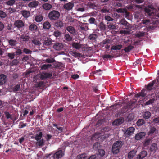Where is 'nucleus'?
<instances>
[{
	"label": "nucleus",
	"mask_w": 159,
	"mask_h": 159,
	"mask_svg": "<svg viewBox=\"0 0 159 159\" xmlns=\"http://www.w3.org/2000/svg\"><path fill=\"white\" fill-rule=\"evenodd\" d=\"M60 16V13L57 11L53 10L50 11L48 14V17L49 20L53 21L58 20Z\"/></svg>",
	"instance_id": "nucleus-1"
},
{
	"label": "nucleus",
	"mask_w": 159,
	"mask_h": 159,
	"mask_svg": "<svg viewBox=\"0 0 159 159\" xmlns=\"http://www.w3.org/2000/svg\"><path fill=\"white\" fill-rule=\"evenodd\" d=\"M123 143L121 141H116L113 144L112 151L113 154H116L118 153L122 146Z\"/></svg>",
	"instance_id": "nucleus-2"
},
{
	"label": "nucleus",
	"mask_w": 159,
	"mask_h": 159,
	"mask_svg": "<svg viewBox=\"0 0 159 159\" xmlns=\"http://www.w3.org/2000/svg\"><path fill=\"white\" fill-rule=\"evenodd\" d=\"M144 10L145 12L148 14L149 16L154 15V12L156 11V10L152 5H148V8H145Z\"/></svg>",
	"instance_id": "nucleus-3"
},
{
	"label": "nucleus",
	"mask_w": 159,
	"mask_h": 159,
	"mask_svg": "<svg viewBox=\"0 0 159 159\" xmlns=\"http://www.w3.org/2000/svg\"><path fill=\"white\" fill-rule=\"evenodd\" d=\"M64 155V152L61 150H60L54 154L53 158L54 159H59L62 157Z\"/></svg>",
	"instance_id": "nucleus-4"
},
{
	"label": "nucleus",
	"mask_w": 159,
	"mask_h": 159,
	"mask_svg": "<svg viewBox=\"0 0 159 159\" xmlns=\"http://www.w3.org/2000/svg\"><path fill=\"white\" fill-rule=\"evenodd\" d=\"M14 25L16 27L20 29L24 26V24L21 20H17L15 22Z\"/></svg>",
	"instance_id": "nucleus-5"
},
{
	"label": "nucleus",
	"mask_w": 159,
	"mask_h": 159,
	"mask_svg": "<svg viewBox=\"0 0 159 159\" xmlns=\"http://www.w3.org/2000/svg\"><path fill=\"white\" fill-rule=\"evenodd\" d=\"M147 155V152L146 151L143 150L138 154L136 157L137 159H143Z\"/></svg>",
	"instance_id": "nucleus-6"
},
{
	"label": "nucleus",
	"mask_w": 159,
	"mask_h": 159,
	"mask_svg": "<svg viewBox=\"0 0 159 159\" xmlns=\"http://www.w3.org/2000/svg\"><path fill=\"white\" fill-rule=\"evenodd\" d=\"M74 6V4L71 2L65 4L63 6L64 8L67 10H70L72 9Z\"/></svg>",
	"instance_id": "nucleus-7"
},
{
	"label": "nucleus",
	"mask_w": 159,
	"mask_h": 159,
	"mask_svg": "<svg viewBox=\"0 0 159 159\" xmlns=\"http://www.w3.org/2000/svg\"><path fill=\"white\" fill-rule=\"evenodd\" d=\"M40 78L43 80L51 77L52 76V73H42L40 74Z\"/></svg>",
	"instance_id": "nucleus-8"
},
{
	"label": "nucleus",
	"mask_w": 159,
	"mask_h": 159,
	"mask_svg": "<svg viewBox=\"0 0 159 159\" xmlns=\"http://www.w3.org/2000/svg\"><path fill=\"white\" fill-rule=\"evenodd\" d=\"M39 3L38 1H33L30 2L28 5V7L30 8H34L37 7Z\"/></svg>",
	"instance_id": "nucleus-9"
},
{
	"label": "nucleus",
	"mask_w": 159,
	"mask_h": 159,
	"mask_svg": "<svg viewBox=\"0 0 159 159\" xmlns=\"http://www.w3.org/2000/svg\"><path fill=\"white\" fill-rule=\"evenodd\" d=\"M63 45L61 43H56L53 45V48L57 50H60L63 48Z\"/></svg>",
	"instance_id": "nucleus-10"
},
{
	"label": "nucleus",
	"mask_w": 159,
	"mask_h": 159,
	"mask_svg": "<svg viewBox=\"0 0 159 159\" xmlns=\"http://www.w3.org/2000/svg\"><path fill=\"white\" fill-rule=\"evenodd\" d=\"M44 37V38H43V44L46 46H49L51 44L52 41L51 39L48 37Z\"/></svg>",
	"instance_id": "nucleus-11"
},
{
	"label": "nucleus",
	"mask_w": 159,
	"mask_h": 159,
	"mask_svg": "<svg viewBox=\"0 0 159 159\" xmlns=\"http://www.w3.org/2000/svg\"><path fill=\"white\" fill-rule=\"evenodd\" d=\"M146 134L144 132H140L137 134L135 136V139L137 140H140Z\"/></svg>",
	"instance_id": "nucleus-12"
},
{
	"label": "nucleus",
	"mask_w": 159,
	"mask_h": 159,
	"mask_svg": "<svg viewBox=\"0 0 159 159\" xmlns=\"http://www.w3.org/2000/svg\"><path fill=\"white\" fill-rule=\"evenodd\" d=\"M66 30L72 34L75 35V30L74 27L72 26H67L66 28Z\"/></svg>",
	"instance_id": "nucleus-13"
},
{
	"label": "nucleus",
	"mask_w": 159,
	"mask_h": 159,
	"mask_svg": "<svg viewBox=\"0 0 159 159\" xmlns=\"http://www.w3.org/2000/svg\"><path fill=\"white\" fill-rule=\"evenodd\" d=\"M6 76L4 74L0 75V85L4 84L6 82Z\"/></svg>",
	"instance_id": "nucleus-14"
},
{
	"label": "nucleus",
	"mask_w": 159,
	"mask_h": 159,
	"mask_svg": "<svg viewBox=\"0 0 159 159\" xmlns=\"http://www.w3.org/2000/svg\"><path fill=\"white\" fill-rule=\"evenodd\" d=\"M146 90H142L140 92L138 93L135 95V98H138L140 96L144 97L145 96L146 94Z\"/></svg>",
	"instance_id": "nucleus-15"
},
{
	"label": "nucleus",
	"mask_w": 159,
	"mask_h": 159,
	"mask_svg": "<svg viewBox=\"0 0 159 159\" xmlns=\"http://www.w3.org/2000/svg\"><path fill=\"white\" fill-rule=\"evenodd\" d=\"M55 26L57 28H61L64 26L63 22L61 20H58L54 24Z\"/></svg>",
	"instance_id": "nucleus-16"
},
{
	"label": "nucleus",
	"mask_w": 159,
	"mask_h": 159,
	"mask_svg": "<svg viewBox=\"0 0 159 159\" xmlns=\"http://www.w3.org/2000/svg\"><path fill=\"white\" fill-rule=\"evenodd\" d=\"M21 13L25 18L29 17L30 16V12L26 10H23L21 11Z\"/></svg>",
	"instance_id": "nucleus-17"
},
{
	"label": "nucleus",
	"mask_w": 159,
	"mask_h": 159,
	"mask_svg": "<svg viewBox=\"0 0 159 159\" xmlns=\"http://www.w3.org/2000/svg\"><path fill=\"white\" fill-rule=\"evenodd\" d=\"M135 128L133 127H131L127 129L126 133L129 135H130L134 133Z\"/></svg>",
	"instance_id": "nucleus-18"
},
{
	"label": "nucleus",
	"mask_w": 159,
	"mask_h": 159,
	"mask_svg": "<svg viewBox=\"0 0 159 159\" xmlns=\"http://www.w3.org/2000/svg\"><path fill=\"white\" fill-rule=\"evenodd\" d=\"M52 67V65L50 64H43L41 66V68L42 70H44L51 68Z\"/></svg>",
	"instance_id": "nucleus-19"
},
{
	"label": "nucleus",
	"mask_w": 159,
	"mask_h": 159,
	"mask_svg": "<svg viewBox=\"0 0 159 159\" xmlns=\"http://www.w3.org/2000/svg\"><path fill=\"white\" fill-rule=\"evenodd\" d=\"M157 144L155 143H153L151 146L150 150L152 152H155L157 150Z\"/></svg>",
	"instance_id": "nucleus-20"
},
{
	"label": "nucleus",
	"mask_w": 159,
	"mask_h": 159,
	"mask_svg": "<svg viewBox=\"0 0 159 159\" xmlns=\"http://www.w3.org/2000/svg\"><path fill=\"white\" fill-rule=\"evenodd\" d=\"M42 132H39L36 134L34 137L35 139L37 141L40 140L42 137Z\"/></svg>",
	"instance_id": "nucleus-21"
},
{
	"label": "nucleus",
	"mask_w": 159,
	"mask_h": 159,
	"mask_svg": "<svg viewBox=\"0 0 159 159\" xmlns=\"http://www.w3.org/2000/svg\"><path fill=\"white\" fill-rule=\"evenodd\" d=\"M29 29L32 31L35 32L36 30L37 27L35 24H32L29 26Z\"/></svg>",
	"instance_id": "nucleus-22"
},
{
	"label": "nucleus",
	"mask_w": 159,
	"mask_h": 159,
	"mask_svg": "<svg viewBox=\"0 0 159 159\" xmlns=\"http://www.w3.org/2000/svg\"><path fill=\"white\" fill-rule=\"evenodd\" d=\"M20 38L22 39L23 41L26 42L28 41L30 37L26 35L25 34H23L21 35Z\"/></svg>",
	"instance_id": "nucleus-23"
},
{
	"label": "nucleus",
	"mask_w": 159,
	"mask_h": 159,
	"mask_svg": "<svg viewBox=\"0 0 159 159\" xmlns=\"http://www.w3.org/2000/svg\"><path fill=\"white\" fill-rule=\"evenodd\" d=\"M43 27L44 29H48L51 27L50 23L48 21H46L43 23Z\"/></svg>",
	"instance_id": "nucleus-24"
},
{
	"label": "nucleus",
	"mask_w": 159,
	"mask_h": 159,
	"mask_svg": "<svg viewBox=\"0 0 159 159\" xmlns=\"http://www.w3.org/2000/svg\"><path fill=\"white\" fill-rule=\"evenodd\" d=\"M136 152L135 151L132 150L130 151L128 153V157L129 158H132L136 154Z\"/></svg>",
	"instance_id": "nucleus-25"
},
{
	"label": "nucleus",
	"mask_w": 159,
	"mask_h": 159,
	"mask_svg": "<svg viewBox=\"0 0 159 159\" xmlns=\"http://www.w3.org/2000/svg\"><path fill=\"white\" fill-rule=\"evenodd\" d=\"M43 9L46 10H49L52 7L51 4L46 3L43 5Z\"/></svg>",
	"instance_id": "nucleus-26"
},
{
	"label": "nucleus",
	"mask_w": 159,
	"mask_h": 159,
	"mask_svg": "<svg viewBox=\"0 0 159 159\" xmlns=\"http://www.w3.org/2000/svg\"><path fill=\"white\" fill-rule=\"evenodd\" d=\"M122 47V45H113L111 47V49L113 50H119Z\"/></svg>",
	"instance_id": "nucleus-27"
},
{
	"label": "nucleus",
	"mask_w": 159,
	"mask_h": 159,
	"mask_svg": "<svg viewBox=\"0 0 159 159\" xmlns=\"http://www.w3.org/2000/svg\"><path fill=\"white\" fill-rule=\"evenodd\" d=\"M43 19V17L41 15H37L35 17V20L37 22H40Z\"/></svg>",
	"instance_id": "nucleus-28"
},
{
	"label": "nucleus",
	"mask_w": 159,
	"mask_h": 159,
	"mask_svg": "<svg viewBox=\"0 0 159 159\" xmlns=\"http://www.w3.org/2000/svg\"><path fill=\"white\" fill-rule=\"evenodd\" d=\"M72 46L74 48L76 49H79L81 47V45L79 43L75 42L72 44Z\"/></svg>",
	"instance_id": "nucleus-29"
},
{
	"label": "nucleus",
	"mask_w": 159,
	"mask_h": 159,
	"mask_svg": "<svg viewBox=\"0 0 159 159\" xmlns=\"http://www.w3.org/2000/svg\"><path fill=\"white\" fill-rule=\"evenodd\" d=\"M151 116V113L148 111L144 112L143 115V117L145 119H148Z\"/></svg>",
	"instance_id": "nucleus-30"
},
{
	"label": "nucleus",
	"mask_w": 159,
	"mask_h": 159,
	"mask_svg": "<svg viewBox=\"0 0 159 159\" xmlns=\"http://www.w3.org/2000/svg\"><path fill=\"white\" fill-rule=\"evenodd\" d=\"M32 42L35 45H39L41 44L40 42L38 39H34L32 41Z\"/></svg>",
	"instance_id": "nucleus-31"
},
{
	"label": "nucleus",
	"mask_w": 159,
	"mask_h": 159,
	"mask_svg": "<svg viewBox=\"0 0 159 159\" xmlns=\"http://www.w3.org/2000/svg\"><path fill=\"white\" fill-rule=\"evenodd\" d=\"M8 43L10 45L12 46H14L17 43V42L16 40L13 39H10L8 40Z\"/></svg>",
	"instance_id": "nucleus-32"
},
{
	"label": "nucleus",
	"mask_w": 159,
	"mask_h": 159,
	"mask_svg": "<svg viewBox=\"0 0 159 159\" xmlns=\"http://www.w3.org/2000/svg\"><path fill=\"white\" fill-rule=\"evenodd\" d=\"M123 121L122 119H119L116 120L114 121L113 123V124L114 125H118L122 123Z\"/></svg>",
	"instance_id": "nucleus-33"
},
{
	"label": "nucleus",
	"mask_w": 159,
	"mask_h": 159,
	"mask_svg": "<svg viewBox=\"0 0 159 159\" xmlns=\"http://www.w3.org/2000/svg\"><path fill=\"white\" fill-rule=\"evenodd\" d=\"M64 38L67 41H70L72 39V38L68 34H66L64 35Z\"/></svg>",
	"instance_id": "nucleus-34"
},
{
	"label": "nucleus",
	"mask_w": 159,
	"mask_h": 159,
	"mask_svg": "<svg viewBox=\"0 0 159 159\" xmlns=\"http://www.w3.org/2000/svg\"><path fill=\"white\" fill-rule=\"evenodd\" d=\"M39 141H37L36 143V144L39 147L42 146L43 145L44 143V141L43 139L39 140Z\"/></svg>",
	"instance_id": "nucleus-35"
},
{
	"label": "nucleus",
	"mask_w": 159,
	"mask_h": 159,
	"mask_svg": "<svg viewBox=\"0 0 159 159\" xmlns=\"http://www.w3.org/2000/svg\"><path fill=\"white\" fill-rule=\"evenodd\" d=\"M99 27L101 30L102 31H104L106 28L105 25L102 22H101L100 23Z\"/></svg>",
	"instance_id": "nucleus-36"
},
{
	"label": "nucleus",
	"mask_w": 159,
	"mask_h": 159,
	"mask_svg": "<svg viewBox=\"0 0 159 159\" xmlns=\"http://www.w3.org/2000/svg\"><path fill=\"white\" fill-rule=\"evenodd\" d=\"M156 81H152V83H149L147 87V89L148 90H151L152 89V87L153 86L154 84H155V82Z\"/></svg>",
	"instance_id": "nucleus-37"
},
{
	"label": "nucleus",
	"mask_w": 159,
	"mask_h": 159,
	"mask_svg": "<svg viewBox=\"0 0 159 159\" xmlns=\"http://www.w3.org/2000/svg\"><path fill=\"white\" fill-rule=\"evenodd\" d=\"M86 155L85 154H83L78 155L77 159H86Z\"/></svg>",
	"instance_id": "nucleus-38"
},
{
	"label": "nucleus",
	"mask_w": 159,
	"mask_h": 159,
	"mask_svg": "<svg viewBox=\"0 0 159 159\" xmlns=\"http://www.w3.org/2000/svg\"><path fill=\"white\" fill-rule=\"evenodd\" d=\"M97 38V35L95 34H90L89 36V39L90 40H93Z\"/></svg>",
	"instance_id": "nucleus-39"
},
{
	"label": "nucleus",
	"mask_w": 159,
	"mask_h": 159,
	"mask_svg": "<svg viewBox=\"0 0 159 159\" xmlns=\"http://www.w3.org/2000/svg\"><path fill=\"white\" fill-rule=\"evenodd\" d=\"M15 55L14 53H7V56L11 59H13L15 57Z\"/></svg>",
	"instance_id": "nucleus-40"
},
{
	"label": "nucleus",
	"mask_w": 159,
	"mask_h": 159,
	"mask_svg": "<svg viewBox=\"0 0 159 159\" xmlns=\"http://www.w3.org/2000/svg\"><path fill=\"white\" fill-rule=\"evenodd\" d=\"M98 154L101 157H103L105 154V152L103 149H99L98 151Z\"/></svg>",
	"instance_id": "nucleus-41"
},
{
	"label": "nucleus",
	"mask_w": 159,
	"mask_h": 159,
	"mask_svg": "<svg viewBox=\"0 0 159 159\" xmlns=\"http://www.w3.org/2000/svg\"><path fill=\"white\" fill-rule=\"evenodd\" d=\"M145 34V33L143 32H139L135 34V36L138 37L143 36Z\"/></svg>",
	"instance_id": "nucleus-42"
},
{
	"label": "nucleus",
	"mask_w": 159,
	"mask_h": 159,
	"mask_svg": "<svg viewBox=\"0 0 159 159\" xmlns=\"http://www.w3.org/2000/svg\"><path fill=\"white\" fill-rule=\"evenodd\" d=\"M144 123V120L143 119H140L138 120L137 122V125L139 126H140Z\"/></svg>",
	"instance_id": "nucleus-43"
},
{
	"label": "nucleus",
	"mask_w": 159,
	"mask_h": 159,
	"mask_svg": "<svg viewBox=\"0 0 159 159\" xmlns=\"http://www.w3.org/2000/svg\"><path fill=\"white\" fill-rule=\"evenodd\" d=\"M15 1L14 0H10L6 2L7 5L10 6L13 5L15 3Z\"/></svg>",
	"instance_id": "nucleus-44"
},
{
	"label": "nucleus",
	"mask_w": 159,
	"mask_h": 159,
	"mask_svg": "<svg viewBox=\"0 0 159 159\" xmlns=\"http://www.w3.org/2000/svg\"><path fill=\"white\" fill-rule=\"evenodd\" d=\"M121 24L124 26H126L127 25L128 22L124 19H122L120 21Z\"/></svg>",
	"instance_id": "nucleus-45"
},
{
	"label": "nucleus",
	"mask_w": 159,
	"mask_h": 159,
	"mask_svg": "<svg viewBox=\"0 0 159 159\" xmlns=\"http://www.w3.org/2000/svg\"><path fill=\"white\" fill-rule=\"evenodd\" d=\"M53 126L56 127L58 130L61 132L62 131L63 129V127L58 126L56 124H53Z\"/></svg>",
	"instance_id": "nucleus-46"
},
{
	"label": "nucleus",
	"mask_w": 159,
	"mask_h": 159,
	"mask_svg": "<svg viewBox=\"0 0 159 159\" xmlns=\"http://www.w3.org/2000/svg\"><path fill=\"white\" fill-rule=\"evenodd\" d=\"M150 128V131L148 132L149 134H153L156 130V129L154 127L151 126Z\"/></svg>",
	"instance_id": "nucleus-47"
},
{
	"label": "nucleus",
	"mask_w": 159,
	"mask_h": 159,
	"mask_svg": "<svg viewBox=\"0 0 159 159\" xmlns=\"http://www.w3.org/2000/svg\"><path fill=\"white\" fill-rule=\"evenodd\" d=\"M88 21L90 24H95V19L93 17H91L88 20Z\"/></svg>",
	"instance_id": "nucleus-48"
},
{
	"label": "nucleus",
	"mask_w": 159,
	"mask_h": 159,
	"mask_svg": "<svg viewBox=\"0 0 159 159\" xmlns=\"http://www.w3.org/2000/svg\"><path fill=\"white\" fill-rule=\"evenodd\" d=\"M20 87V84H18L15 86L13 88L14 91H19Z\"/></svg>",
	"instance_id": "nucleus-49"
},
{
	"label": "nucleus",
	"mask_w": 159,
	"mask_h": 159,
	"mask_svg": "<svg viewBox=\"0 0 159 159\" xmlns=\"http://www.w3.org/2000/svg\"><path fill=\"white\" fill-rule=\"evenodd\" d=\"M134 115L133 114L131 113L129 114L127 116V118L129 120L131 121L134 118Z\"/></svg>",
	"instance_id": "nucleus-50"
},
{
	"label": "nucleus",
	"mask_w": 159,
	"mask_h": 159,
	"mask_svg": "<svg viewBox=\"0 0 159 159\" xmlns=\"http://www.w3.org/2000/svg\"><path fill=\"white\" fill-rule=\"evenodd\" d=\"M133 48V47L131 45L127 47H126L124 50L125 51V52H129L132 48Z\"/></svg>",
	"instance_id": "nucleus-51"
},
{
	"label": "nucleus",
	"mask_w": 159,
	"mask_h": 159,
	"mask_svg": "<svg viewBox=\"0 0 159 159\" xmlns=\"http://www.w3.org/2000/svg\"><path fill=\"white\" fill-rule=\"evenodd\" d=\"M46 62L48 63H52L54 62L55 60L53 58H48L45 60Z\"/></svg>",
	"instance_id": "nucleus-52"
},
{
	"label": "nucleus",
	"mask_w": 159,
	"mask_h": 159,
	"mask_svg": "<svg viewBox=\"0 0 159 159\" xmlns=\"http://www.w3.org/2000/svg\"><path fill=\"white\" fill-rule=\"evenodd\" d=\"M105 19L109 21H112L113 19L109 16H106L105 17Z\"/></svg>",
	"instance_id": "nucleus-53"
},
{
	"label": "nucleus",
	"mask_w": 159,
	"mask_h": 159,
	"mask_svg": "<svg viewBox=\"0 0 159 159\" xmlns=\"http://www.w3.org/2000/svg\"><path fill=\"white\" fill-rule=\"evenodd\" d=\"M19 62V61L17 59H14L11 63V65H16Z\"/></svg>",
	"instance_id": "nucleus-54"
},
{
	"label": "nucleus",
	"mask_w": 159,
	"mask_h": 159,
	"mask_svg": "<svg viewBox=\"0 0 159 159\" xmlns=\"http://www.w3.org/2000/svg\"><path fill=\"white\" fill-rule=\"evenodd\" d=\"M6 16L5 13L2 11H0V17L1 18H5Z\"/></svg>",
	"instance_id": "nucleus-55"
},
{
	"label": "nucleus",
	"mask_w": 159,
	"mask_h": 159,
	"mask_svg": "<svg viewBox=\"0 0 159 159\" xmlns=\"http://www.w3.org/2000/svg\"><path fill=\"white\" fill-rule=\"evenodd\" d=\"M5 114L6 115V116L7 118V119L12 118V115H11L8 112H5Z\"/></svg>",
	"instance_id": "nucleus-56"
},
{
	"label": "nucleus",
	"mask_w": 159,
	"mask_h": 159,
	"mask_svg": "<svg viewBox=\"0 0 159 159\" xmlns=\"http://www.w3.org/2000/svg\"><path fill=\"white\" fill-rule=\"evenodd\" d=\"M155 100L154 98H152V99H150L148 101H147L146 102L145 105H148L152 104L153 103L154 101Z\"/></svg>",
	"instance_id": "nucleus-57"
},
{
	"label": "nucleus",
	"mask_w": 159,
	"mask_h": 159,
	"mask_svg": "<svg viewBox=\"0 0 159 159\" xmlns=\"http://www.w3.org/2000/svg\"><path fill=\"white\" fill-rule=\"evenodd\" d=\"M53 34L55 37H58L60 35L61 33L59 31H56L54 32Z\"/></svg>",
	"instance_id": "nucleus-58"
},
{
	"label": "nucleus",
	"mask_w": 159,
	"mask_h": 159,
	"mask_svg": "<svg viewBox=\"0 0 159 159\" xmlns=\"http://www.w3.org/2000/svg\"><path fill=\"white\" fill-rule=\"evenodd\" d=\"M108 28L110 29L115 30L116 28V26L113 24L109 25L108 26Z\"/></svg>",
	"instance_id": "nucleus-59"
},
{
	"label": "nucleus",
	"mask_w": 159,
	"mask_h": 159,
	"mask_svg": "<svg viewBox=\"0 0 159 159\" xmlns=\"http://www.w3.org/2000/svg\"><path fill=\"white\" fill-rule=\"evenodd\" d=\"M126 9L124 8V9H121V8H119L118 9H116V11L118 13H123L125 11V10Z\"/></svg>",
	"instance_id": "nucleus-60"
},
{
	"label": "nucleus",
	"mask_w": 159,
	"mask_h": 159,
	"mask_svg": "<svg viewBox=\"0 0 159 159\" xmlns=\"http://www.w3.org/2000/svg\"><path fill=\"white\" fill-rule=\"evenodd\" d=\"M129 31L125 30H121L119 32L120 34H129Z\"/></svg>",
	"instance_id": "nucleus-61"
},
{
	"label": "nucleus",
	"mask_w": 159,
	"mask_h": 159,
	"mask_svg": "<svg viewBox=\"0 0 159 159\" xmlns=\"http://www.w3.org/2000/svg\"><path fill=\"white\" fill-rule=\"evenodd\" d=\"M113 56H111L109 54H105L102 56V57L104 58H109L111 57H113Z\"/></svg>",
	"instance_id": "nucleus-62"
},
{
	"label": "nucleus",
	"mask_w": 159,
	"mask_h": 159,
	"mask_svg": "<svg viewBox=\"0 0 159 159\" xmlns=\"http://www.w3.org/2000/svg\"><path fill=\"white\" fill-rule=\"evenodd\" d=\"M97 12H93L88 13V16H95L97 15Z\"/></svg>",
	"instance_id": "nucleus-63"
},
{
	"label": "nucleus",
	"mask_w": 159,
	"mask_h": 159,
	"mask_svg": "<svg viewBox=\"0 0 159 159\" xmlns=\"http://www.w3.org/2000/svg\"><path fill=\"white\" fill-rule=\"evenodd\" d=\"M101 12L103 13H106L109 12V10L106 8L102 9L101 10Z\"/></svg>",
	"instance_id": "nucleus-64"
}]
</instances>
